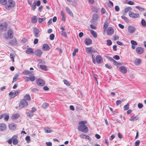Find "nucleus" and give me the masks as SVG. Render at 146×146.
Instances as JSON below:
<instances>
[{
  "label": "nucleus",
  "instance_id": "f257e3e1",
  "mask_svg": "<svg viewBox=\"0 0 146 146\" xmlns=\"http://www.w3.org/2000/svg\"><path fill=\"white\" fill-rule=\"evenodd\" d=\"M15 5V3L13 0H8L5 8L7 10H10L14 7Z\"/></svg>",
  "mask_w": 146,
  "mask_h": 146
},
{
  "label": "nucleus",
  "instance_id": "f03ea898",
  "mask_svg": "<svg viewBox=\"0 0 146 146\" xmlns=\"http://www.w3.org/2000/svg\"><path fill=\"white\" fill-rule=\"evenodd\" d=\"M28 103L25 99H22L19 104V109H21L27 106H28Z\"/></svg>",
  "mask_w": 146,
  "mask_h": 146
},
{
  "label": "nucleus",
  "instance_id": "7ed1b4c3",
  "mask_svg": "<svg viewBox=\"0 0 146 146\" xmlns=\"http://www.w3.org/2000/svg\"><path fill=\"white\" fill-rule=\"evenodd\" d=\"M78 129L79 131L84 133H86L88 131V128L86 125H80L78 127Z\"/></svg>",
  "mask_w": 146,
  "mask_h": 146
},
{
  "label": "nucleus",
  "instance_id": "20e7f679",
  "mask_svg": "<svg viewBox=\"0 0 146 146\" xmlns=\"http://www.w3.org/2000/svg\"><path fill=\"white\" fill-rule=\"evenodd\" d=\"M7 24L6 22L0 23V32L5 31L7 29Z\"/></svg>",
  "mask_w": 146,
  "mask_h": 146
},
{
  "label": "nucleus",
  "instance_id": "39448f33",
  "mask_svg": "<svg viewBox=\"0 0 146 146\" xmlns=\"http://www.w3.org/2000/svg\"><path fill=\"white\" fill-rule=\"evenodd\" d=\"M129 15L130 17L134 19L137 18L139 16V14L138 13H135L131 11L129 12Z\"/></svg>",
  "mask_w": 146,
  "mask_h": 146
},
{
  "label": "nucleus",
  "instance_id": "423d86ee",
  "mask_svg": "<svg viewBox=\"0 0 146 146\" xmlns=\"http://www.w3.org/2000/svg\"><path fill=\"white\" fill-rule=\"evenodd\" d=\"M37 84L40 86H43L45 84L44 81L41 78L38 79L36 80Z\"/></svg>",
  "mask_w": 146,
  "mask_h": 146
},
{
  "label": "nucleus",
  "instance_id": "0eeeda50",
  "mask_svg": "<svg viewBox=\"0 0 146 146\" xmlns=\"http://www.w3.org/2000/svg\"><path fill=\"white\" fill-rule=\"evenodd\" d=\"M129 32L130 33H133L136 31V28L132 26H129L128 27Z\"/></svg>",
  "mask_w": 146,
  "mask_h": 146
},
{
  "label": "nucleus",
  "instance_id": "6e6552de",
  "mask_svg": "<svg viewBox=\"0 0 146 146\" xmlns=\"http://www.w3.org/2000/svg\"><path fill=\"white\" fill-rule=\"evenodd\" d=\"M114 29L113 28L111 27H109L108 29L107 34L108 35H111L114 33Z\"/></svg>",
  "mask_w": 146,
  "mask_h": 146
},
{
  "label": "nucleus",
  "instance_id": "1a4fd4ad",
  "mask_svg": "<svg viewBox=\"0 0 146 146\" xmlns=\"http://www.w3.org/2000/svg\"><path fill=\"white\" fill-rule=\"evenodd\" d=\"M17 135H14L12 137L13 143L14 145H16L18 143V141L17 139Z\"/></svg>",
  "mask_w": 146,
  "mask_h": 146
},
{
  "label": "nucleus",
  "instance_id": "9d476101",
  "mask_svg": "<svg viewBox=\"0 0 146 146\" xmlns=\"http://www.w3.org/2000/svg\"><path fill=\"white\" fill-rule=\"evenodd\" d=\"M40 32L39 30L36 27H35L33 29V33L35 36L38 37L39 36V33Z\"/></svg>",
  "mask_w": 146,
  "mask_h": 146
},
{
  "label": "nucleus",
  "instance_id": "9b49d317",
  "mask_svg": "<svg viewBox=\"0 0 146 146\" xmlns=\"http://www.w3.org/2000/svg\"><path fill=\"white\" fill-rule=\"evenodd\" d=\"M96 62L98 64L102 63L103 62V59L100 55H97L96 58Z\"/></svg>",
  "mask_w": 146,
  "mask_h": 146
},
{
  "label": "nucleus",
  "instance_id": "f8f14e48",
  "mask_svg": "<svg viewBox=\"0 0 146 146\" xmlns=\"http://www.w3.org/2000/svg\"><path fill=\"white\" fill-rule=\"evenodd\" d=\"M19 92H10L9 94V97L11 99L12 98L17 95Z\"/></svg>",
  "mask_w": 146,
  "mask_h": 146
},
{
  "label": "nucleus",
  "instance_id": "ddd939ff",
  "mask_svg": "<svg viewBox=\"0 0 146 146\" xmlns=\"http://www.w3.org/2000/svg\"><path fill=\"white\" fill-rule=\"evenodd\" d=\"M136 50V52L139 54H141L144 51V49L141 47H138Z\"/></svg>",
  "mask_w": 146,
  "mask_h": 146
},
{
  "label": "nucleus",
  "instance_id": "4468645a",
  "mask_svg": "<svg viewBox=\"0 0 146 146\" xmlns=\"http://www.w3.org/2000/svg\"><path fill=\"white\" fill-rule=\"evenodd\" d=\"M17 126L15 124L13 123H12L9 124V127L10 129L13 130H16Z\"/></svg>",
  "mask_w": 146,
  "mask_h": 146
},
{
  "label": "nucleus",
  "instance_id": "2eb2a0df",
  "mask_svg": "<svg viewBox=\"0 0 146 146\" xmlns=\"http://www.w3.org/2000/svg\"><path fill=\"white\" fill-rule=\"evenodd\" d=\"M8 37L10 39H12L13 37V32L11 29H9L7 32Z\"/></svg>",
  "mask_w": 146,
  "mask_h": 146
},
{
  "label": "nucleus",
  "instance_id": "dca6fc26",
  "mask_svg": "<svg viewBox=\"0 0 146 146\" xmlns=\"http://www.w3.org/2000/svg\"><path fill=\"white\" fill-rule=\"evenodd\" d=\"M119 70L121 72L124 74H125L127 71L126 68L123 66H120L119 68Z\"/></svg>",
  "mask_w": 146,
  "mask_h": 146
},
{
  "label": "nucleus",
  "instance_id": "f3484780",
  "mask_svg": "<svg viewBox=\"0 0 146 146\" xmlns=\"http://www.w3.org/2000/svg\"><path fill=\"white\" fill-rule=\"evenodd\" d=\"M6 126L5 123H0V131H4L6 129Z\"/></svg>",
  "mask_w": 146,
  "mask_h": 146
},
{
  "label": "nucleus",
  "instance_id": "a211bd4d",
  "mask_svg": "<svg viewBox=\"0 0 146 146\" xmlns=\"http://www.w3.org/2000/svg\"><path fill=\"white\" fill-rule=\"evenodd\" d=\"M84 42L86 45H88L91 44L92 41V40L91 39L88 38H87L85 40Z\"/></svg>",
  "mask_w": 146,
  "mask_h": 146
},
{
  "label": "nucleus",
  "instance_id": "6ab92c4d",
  "mask_svg": "<svg viewBox=\"0 0 146 146\" xmlns=\"http://www.w3.org/2000/svg\"><path fill=\"white\" fill-rule=\"evenodd\" d=\"M26 114L27 116L30 118H31L34 115V113H33L31 111H26Z\"/></svg>",
  "mask_w": 146,
  "mask_h": 146
},
{
  "label": "nucleus",
  "instance_id": "aec40b11",
  "mask_svg": "<svg viewBox=\"0 0 146 146\" xmlns=\"http://www.w3.org/2000/svg\"><path fill=\"white\" fill-rule=\"evenodd\" d=\"M42 48L44 50L47 51L49 50L50 47L47 44H44L42 46Z\"/></svg>",
  "mask_w": 146,
  "mask_h": 146
},
{
  "label": "nucleus",
  "instance_id": "412c9836",
  "mask_svg": "<svg viewBox=\"0 0 146 146\" xmlns=\"http://www.w3.org/2000/svg\"><path fill=\"white\" fill-rule=\"evenodd\" d=\"M138 119L139 117H138L137 116H135L134 115H133L129 119V120L131 121H134L138 120Z\"/></svg>",
  "mask_w": 146,
  "mask_h": 146
},
{
  "label": "nucleus",
  "instance_id": "4be33fe9",
  "mask_svg": "<svg viewBox=\"0 0 146 146\" xmlns=\"http://www.w3.org/2000/svg\"><path fill=\"white\" fill-rule=\"evenodd\" d=\"M35 54L38 56H40L42 54V52L40 49H38L35 51Z\"/></svg>",
  "mask_w": 146,
  "mask_h": 146
},
{
  "label": "nucleus",
  "instance_id": "5701e85b",
  "mask_svg": "<svg viewBox=\"0 0 146 146\" xmlns=\"http://www.w3.org/2000/svg\"><path fill=\"white\" fill-rule=\"evenodd\" d=\"M9 44L13 45H16L17 44V41L15 38L11 40L9 42Z\"/></svg>",
  "mask_w": 146,
  "mask_h": 146
},
{
  "label": "nucleus",
  "instance_id": "b1692460",
  "mask_svg": "<svg viewBox=\"0 0 146 146\" xmlns=\"http://www.w3.org/2000/svg\"><path fill=\"white\" fill-rule=\"evenodd\" d=\"M31 22L33 23H36L37 17L36 16H33L31 18Z\"/></svg>",
  "mask_w": 146,
  "mask_h": 146
},
{
  "label": "nucleus",
  "instance_id": "393cba45",
  "mask_svg": "<svg viewBox=\"0 0 146 146\" xmlns=\"http://www.w3.org/2000/svg\"><path fill=\"white\" fill-rule=\"evenodd\" d=\"M44 130L46 133H50L52 131V130L48 127H46L44 128Z\"/></svg>",
  "mask_w": 146,
  "mask_h": 146
},
{
  "label": "nucleus",
  "instance_id": "a878e982",
  "mask_svg": "<svg viewBox=\"0 0 146 146\" xmlns=\"http://www.w3.org/2000/svg\"><path fill=\"white\" fill-rule=\"evenodd\" d=\"M49 106V104L46 103L44 102L43 103L42 106V107L44 110H45Z\"/></svg>",
  "mask_w": 146,
  "mask_h": 146
},
{
  "label": "nucleus",
  "instance_id": "bb28decb",
  "mask_svg": "<svg viewBox=\"0 0 146 146\" xmlns=\"http://www.w3.org/2000/svg\"><path fill=\"white\" fill-rule=\"evenodd\" d=\"M26 53L27 54H30L33 52V49L31 48H28L26 50Z\"/></svg>",
  "mask_w": 146,
  "mask_h": 146
},
{
  "label": "nucleus",
  "instance_id": "cd10ccee",
  "mask_svg": "<svg viewBox=\"0 0 146 146\" xmlns=\"http://www.w3.org/2000/svg\"><path fill=\"white\" fill-rule=\"evenodd\" d=\"M20 116L19 113H15L12 115V118L14 119H17Z\"/></svg>",
  "mask_w": 146,
  "mask_h": 146
},
{
  "label": "nucleus",
  "instance_id": "c85d7f7f",
  "mask_svg": "<svg viewBox=\"0 0 146 146\" xmlns=\"http://www.w3.org/2000/svg\"><path fill=\"white\" fill-rule=\"evenodd\" d=\"M86 52L88 53H91L93 52V50L92 47H88L86 48Z\"/></svg>",
  "mask_w": 146,
  "mask_h": 146
},
{
  "label": "nucleus",
  "instance_id": "c756f323",
  "mask_svg": "<svg viewBox=\"0 0 146 146\" xmlns=\"http://www.w3.org/2000/svg\"><path fill=\"white\" fill-rule=\"evenodd\" d=\"M99 18V15L96 14H95L93 15V19L94 20L97 21Z\"/></svg>",
  "mask_w": 146,
  "mask_h": 146
},
{
  "label": "nucleus",
  "instance_id": "7c9ffc66",
  "mask_svg": "<svg viewBox=\"0 0 146 146\" xmlns=\"http://www.w3.org/2000/svg\"><path fill=\"white\" fill-rule=\"evenodd\" d=\"M24 99L25 100H31V98L30 96L28 94H26L24 96Z\"/></svg>",
  "mask_w": 146,
  "mask_h": 146
},
{
  "label": "nucleus",
  "instance_id": "2f4dec72",
  "mask_svg": "<svg viewBox=\"0 0 146 146\" xmlns=\"http://www.w3.org/2000/svg\"><path fill=\"white\" fill-rule=\"evenodd\" d=\"M93 37L96 38L97 36V35L96 33L94 30H91L90 31Z\"/></svg>",
  "mask_w": 146,
  "mask_h": 146
},
{
  "label": "nucleus",
  "instance_id": "473e14b6",
  "mask_svg": "<svg viewBox=\"0 0 146 146\" xmlns=\"http://www.w3.org/2000/svg\"><path fill=\"white\" fill-rule=\"evenodd\" d=\"M141 62V60L139 59H136L135 60V64L136 65H138L140 64Z\"/></svg>",
  "mask_w": 146,
  "mask_h": 146
},
{
  "label": "nucleus",
  "instance_id": "72a5a7b5",
  "mask_svg": "<svg viewBox=\"0 0 146 146\" xmlns=\"http://www.w3.org/2000/svg\"><path fill=\"white\" fill-rule=\"evenodd\" d=\"M19 76V75L18 74H15L13 77V82H14L16 81L17 80V79Z\"/></svg>",
  "mask_w": 146,
  "mask_h": 146
},
{
  "label": "nucleus",
  "instance_id": "f704fd0d",
  "mask_svg": "<svg viewBox=\"0 0 146 146\" xmlns=\"http://www.w3.org/2000/svg\"><path fill=\"white\" fill-rule=\"evenodd\" d=\"M40 67L43 70L46 71L47 70L46 66L45 65H40Z\"/></svg>",
  "mask_w": 146,
  "mask_h": 146
},
{
  "label": "nucleus",
  "instance_id": "c9c22d12",
  "mask_svg": "<svg viewBox=\"0 0 146 146\" xmlns=\"http://www.w3.org/2000/svg\"><path fill=\"white\" fill-rule=\"evenodd\" d=\"M132 8L130 7H128L126 8H125L124 9V11L125 13H127L128 12L129 10H131Z\"/></svg>",
  "mask_w": 146,
  "mask_h": 146
},
{
  "label": "nucleus",
  "instance_id": "e433bc0d",
  "mask_svg": "<svg viewBox=\"0 0 146 146\" xmlns=\"http://www.w3.org/2000/svg\"><path fill=\"white\" fill-rule=\"evenodd\" d=\"M29 81L30 80L32 82L34 81L35 79V77L34 75H31L30 77H29Z\"/></svg>",
  "mask_w": 146,
  "mask_h": 146
},
{
  "label": "nucleus",
  "instance_id": "4c0bfd02",
  "mask_svg": "<svg viewBox=\"0 0 146 146\" xmlns=\"http://www.w3.org/2000/svg\"><path fill=\"white\" fill-rule=\"evenodd\" d=\"M66 11L69 13L71 16H72L73 14L70 9L68 7H66Z\"/></svg>",
  "mask_w": 146,
  "mask_h": 146
},
{
  "label": "nucleus",
  "instance_id": "58836bf2",
  "mask_svg": "<svg viewBox=\"0 0 146 146\" xmlns=\"http://www.w3.org/2000/svg\"><path fill=\"white\" fill-rule=\"evenodd\" d=\"M61 35L65 38L67 37V33L66 32V30L65 31H61Z\"/></svg>",
  "mask_w": 146,
  "mask_h": 146
},
{
  "label": "nucleus",
  "instance_id": "ea45409f",
  "mask_svg": "<svg viewBox=\"0 0 146 146\" xmlns=\"http://www.w3.org/2000/svg\"><path fill=\"white\" fill-rule=\"evenodd\" d=\"M121 18L123 19L125 22L127 23H128L129 22V20L128 19L124 16L122 15L121 16Z\"/></svg>",
  "mask_w": 146,
  "mask_h": 146
},
{
  "label": "nucleus",
  "instance_id": "a19ab883",
  "mask_svg": "<svg viewBox=\"0 0 146 146\" xmlns=\"http://www.w3.org/2000/svg\"><path fill=\"white\" fill-rule=\"evenodd\" d=\"M108 23L107 21H105L104 23L103 26V29H104V30H106L108 27Z\"/></svg>",
  "mask_w": 146,
  "mask_h": 146
},
{
  "label": "nucleus",
  "instance_id": "79ce46f5",
  "mask_svg": "<svg viewBox=\"0 0 146 146\" xmlns=\"http://www.w3.org/2000/svg\"><path fill=\"white\" fill-rule=\"evenodd\" d=\"M23 73L25 75H28L29 74H31V72L29 70H25L23 71Z\"/></svg>",
  "mask_w": 146,
  "mask_h": 146
},
{
  "label": "nucleus",
  "instance_id": "37998d69",
  "mask_svg": "<svg viewBox=\"0 0 146 146\" xmlns=\"http://www.w3.org/2000/svg\"><path fill=\"white\" fill-rule=\"evenodd\" d=\"M1 3L3 5H6L7 1L6 0H1Z\"/></svg>",
  "mask_w": 146,
  "mask_h": 146
},
{
  "label": "nucleus",
  "instance_id": "c03bdc74",
  "mask_svg": "<svg viewBox=\"0 0 146 146\" xmlns=\"http://www.w3.org/2000/svg\"><path fill=\"white\" fill-rule=\"evenodd\" d=\"M141 24L143 27H146V22L143 19H142L141 20Z\"/></svg>",
  "mask_w": 146,
  "mask_h": 146
},
{
  "label": "nucleus",
  "instance_id": "a18cd8bd",
  "mask_svg": "<svg viewBox=\"0 0 146 146\" xmlns=\"http://www.w3.org/2000/svg\"><path fill=\"white\" fill-rule=\"evenodd\" d=\"M82 137L83 138H85L86 139L89 140H91V139L88 135H82Z\"/></svg>",
  "mask_w": 146,
  "mask_h": 146
},
{
  "label": "nucleus",
  "instance_id": "49530a36",
  "mask_svg": "<svg viewBox=\"0 0 146 146\" xmlns=\"http://www.w3.org/2000/svg\"><path fill=\"white\" fill-rule=\"evenodd\" d=\"M36 3L35 1L33 3L32 6V8L33 10H35L36 7Z\"/></svg>",
  "mask_w": 146,
  "mask_h": 146
},
{
  "label": "nucleus",
  "instance_id": "de8ad7c7",
  "mask_svg": "<svg viewBox=\"0 0 146 146\" xmlns=\"http://www.w3.org/2000/svg\"><path fill=\"white\" fill-rule=\"evenodd\" d=\"M112 62H113V65L115 66H119L121 64V63H118L114 60Z\"/></svg>",
  "mask_w": 146,
  "mask_h": 146
},
{
  "label": "nucleus",
  "instance_id": "09e8293b",
  "mask_svg": "<svg viewBox=\"0 0 146 146\" xmlns=\"http://www.w3.org/2000/svg\"><path fill=\"white\" fill-rule=\"evenodd\" d=\"M5 117H4V119L5 121H7L8 120L9 118V115H8L5 114Z\"/></svg>",
  "mask_w": 146,
  "mask_h": 146
},
{
  "label": "nucleus",
  "instance_id": "8fccbe9b",
  "mask_svg": "<svg viewBox=\"0 0 146 146\" xmlns=\"http://www.w3.org/2000/svg\"><path fill=\"white\" fill-rule=\"evenodd\" d=\"M78 49L75 48L74 49V51L72 52V55L73 56H74L76 55V53L77 52H78Z\"/></svg>",
  "mask_w": 146,
  "mask_h": 146
},
{
  "label": "nucleus",
  "instance_id": "3c124183",
  "mask_svg": "<svg viewBox=\"0 0 146 146\" xmlns=\"http://www.w3.org/2000/svg\"><path fill=\"white\" fill-rule=\"evenodd\" d=\"M45 20V18H39L38 19V22L39 23H40L42 22L43 21H44Z\"/></svg>",
  "mask_w": 146,
  "mask_h": 146
},
{
  "label": "nucleus",
  "instance_id": "603ef678",
  "mask_svg": "<svg viewBox=\"0 0 146 146\" xmlns=\"http://www.w3.org/2000/svg\"><path fill=\"white\" fill-rule=\"evenodd\" d=\"M25 140L27 141V142L29 143L30 141V137L29 136H26L25 138Z\"/></svg>",
  "mask_w": 146,
  "mask_h": 146
},
{
  "label": "nucleus",
  "instance_id": "864d4df0",
  "mask_svg": "<svg viewBox=\"0 0 146 146\" xmlns=\"http://www.w3.org/2000/svg\"><path fill=\"white\" fill-rule=\"evenodd\" d=\"M10 57L12 59V60L13 62H14V56L13 54L11 53L10 54Z\"/></svg>",
  "mask_w": 146,
  "mask_h": 146
},
{
  "label": "nucleus",
  "instance_id": "5fc2aeb1",
  "mask_svg": "<svg viewBox=\"0 0 146 146\" xmlns=\"http://www.w3.org/2000/svg\"><path fill=\"white\" fill-rule=\"evenodd\" d=\"M23 78L26 82H29V78L28 77L24 76L23 77Z\"/></svg>",
  "mask_w": 146,
  "mask_h": 146
},
{
  "label": "nucleus",
  "instance_id": "6e6d98bb",
  "mask_svg": "<svg viewBox=\"0 0 146 146\" xmlns=\"http://www.w3.org/2000/svg\"><path fill=\"white\" fill-rule=\"evenodd\" d=\"M135 8H136L137 9H139L140 11H142L144 10V9L141 7L139 6H136Z\"/></svg>",
  "mask_w": 146,
  "mask_h": 146
},
{
  "label": "nucleus",
  "instance_id": "4d7b16f0",
  "mask_svg": "<svg viewBox=\"0 0 146 146\" xmlns=\"http://www.w3.org/2000/svg\"><path fill=\"white\" fill-rule=\"evenodd\" d=\"M107 45L108 46H110L111 45L112 42L110 40H107Z\"/></svg>",
  "mask_w": 146,
  "mask_h": 146
},
{
  "label": "nucleus",
  "instance_id": "13d9d810",
  "mask_svg": "<svg viewBox=\"0 0 146 146\" xmlns=\"http://www.w3.org/2000/svg\"><path fill=\"white\" fill-rule=\"evenodd\" d=\"M85 121H81L79 122L78 124L80 125H85Z\"/></svg>",
  "mask_w": 146,
  "mask_h": 146
},
{
  "label": "nucleus",
  "instance_id": "bf43d9fd",
  "mask_svg": "<svg viewBox=\"0 0 146 146\" xmlns=\"http://www.w3.org/2000/svg\"><path fill=\"white\" fill-rule=\"evenodd\" d=\"M131 43L133 45H137V42L133 40H131Z\"/></svg>",
  "mask_w": 146,
  "mask_h": 146
},
{
  "label": "nucleus",
  "instance_id": "052dcab7",
  "mask_svg": "<svg viewBox=\"0 0 146 146\" xmlns=\"http://www.w3.org/2000/svg\"><path fill=\"white\" fill-rule=\"evenodd\" d=\"M140 141L139 140H137L135 142V146H139V145Z\"/></svg>",
  "mask_w": 146,
  "mask_h": 146
},
{
  "label": "nucleus",
  "instance_id": "680f3d73",
  "mask_svg": "<svg viewBox=\"0 0 146 146\" xmlns=\"http://www.w3.org/2000/svg\"><path fill=\"white\" fill-rule=\"evenodd\" d=\"M63 82H64V84H65L66 85L68 86H69L70 85V84L66 80H63Z\"/></svg>",
  "mask_w": 146,
  "mask_h": 146
},
{
  "label": "nucleus",
  "instance_id": "e2e57ef3",
  "mask_svg": "<svg viewBox=\"0 0 146 146\" xmlns=\"http://www.w3.org/2000/svg\"><path fill=\"white\" fill-rule=\"evenodd\" d=\"M54 37V35L53 34H51L50 36V39L51 40H53Z\"/></svg>",
  "mask_w": 146,
  "mask_h": 146
},
{
  "label": "nucleus",
  "instance_id": "0e129e2a",
  "mask_svg": "<svg viewBox=\"0 0 146 146\" xmlns=\"http://www.w3.org/2000/svg\"><path fill=\"white\" fill-rule=\"evenodd\" d=\"M121 101L120 100H117L116 102V104L117 106H119L121 105Z\"/></svg>",
  "mask_w": 146,
  "mask_h": 146
},
{
  "label": "nucleus",
  "instance_id": "69168bd1",
  "mask_svg": "<svg viewBox=\"0 0 146 146\" xmlns=\"http://www.w3.org/2000/svg\"><path fill=\"white\" fill-rule=\"evenodd\" d=\"M37 109L36 108H35L34 107H33L31 109V110L30 111L31 112H32L33 113H34L36 111Z\"/></svg>",
  "mask_w": 146,
  "mask_h": 146
},
{
  "label": "nucleus",
  "instance_id": "338daca9",
  "mask_svg": "<svg viewBox=\"0 0 146 146\" xmlns=\"http://www.w3.org/2000/svg\"><path fill=\"white\" fill-rule=\"evenodd\" d=\"M113 58L116 60H119L120 58L119 56L117 55H115L113 56Z\"/></svg>",
  "mask_w": 146,
  "mask_h": 146
},
{
  "label": "nucleus",
  "instance_id": "774afa93",
  "mask_svg": "<svg viewBox=\"0 0 146 146\" xmlns=\"http://www.w3.org/2000/svg\"><path fill=\"white\" fill-rule=\"evenodd\" d=\"M143 106V104L141 103H139L138 104V107L139 109H141Z\"/></svg>",
  "mask_w": 146,
  "mask_h": 146
}]
</instances>
